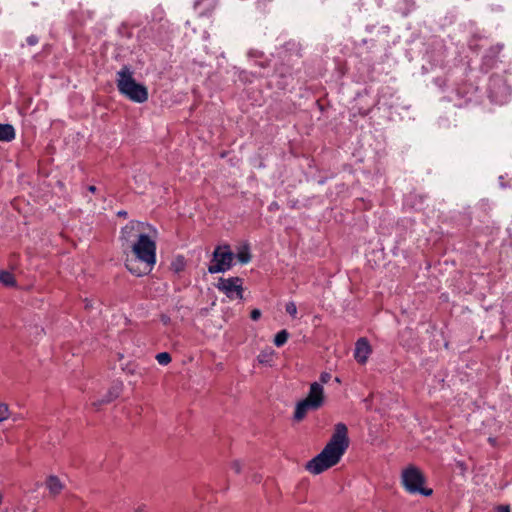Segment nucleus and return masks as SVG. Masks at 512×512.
<instances>
[{"mask_svg": "<svg viewBox=\"0 0 512 512\" xmlns=\"http://www.w3.org/2000/svg\"><path fill=\"white\" fill-rule=\"evenodd\" d=\"M97 190L96 186L94 185H90L88 186V191L91 192V193H95Z\"/></svg>", "mask_w": 512, "mask_h": 512, "instance_id": "28", "label": "nucleus"}, {"mask_svg": "<svg viewBox=\"0 0 512 512\" xmlns=\"http://www.w3.org/2000/svg\"><path fill=\"white\" fill-rule=\"evenodd\" d=\"M0 282L8 287H13L16 285L15 277L12 273L8 271H0Z\"/></svg>", "mask_w": 512, "mask_h": 512, "instance_id": "15", "label": "nucleus"}, {"mask_svg": "<svg viewBox=\"0 0 512 512\" xmlns=\"http://www.w3.org/2000/svg\"><path fill=\"white\" fill-rule=\"evenodd\" d=\"M372 352L371 346L366 338H360L355 344L354 358L359 364H365Z\"/></svg>", "mask_w": 512, "mask_h": 512, "instance_id": "10", "label": "nucleus"}, {"mask_svg": "<svg viewBox=\"0 0 512 512\" xmlns=\"http://www.w3.org/2000/svg\"><path fill=\"white\" fill-rule=\"evenodd\" d=\"M118 395V391L116 389H112L101 400L93 402L92 405L98 409L102 404H107L113 401L118 397Z\"/></svg>", "mask_w": 512, "mask_h": 512, "instance_id": "14", "label": "nucleus"}, {"mask_svg": "<svg viewBox=\"0 0 512 512\" xmlns=\"http://www.w3.org/2000/svg\"><path fill=\"white\" fill-rule=\"evenodd\" d=\"M323 403L324 389L320 383L313 382L310 385L307 397L296 405L294 419L301 421L309 410H317L323 405Z\"/></svg>", "mask_w": 512, "mask_h": 512, "instance_id": "4", "label": "nucleus"}, {"mask_svg": "<svg viewBox=\"0 0 512 512\" xmlns=\"http://www.w3.org/2000/svg\"><path fill=\"white\" fill-rule=\"evenodd\" d=\"M350 444L348 428L344 423H337L329 442L324 448H348Z\"/></svg>", "mask_w": 512, "mask_h": 512, "instance_id": "9", "label": "nucleus"}, {"mask_svg": "<svg viewBox=\"0 0 512 512\" xmlns=\"http://www.w3.org/2000/svg\"><path fill=\"white\" fill-rule=\"evenodd\" d=\"M331 379V374L328 373V372H322L320 374V382L323 383V384H326L330 381Z\"/></svg>", "mask_w": 512, "mask_h": 512, "instance_id": "22", "label": "nucleus"}, {"mask_svg": "<svg viewBox=\"0 0 512 512\" xmlns=\"http://www.w3.org/2000/svg\"><path fill=\"white\" fill-rule=\"evenodd\" d=\"M500 512H510L509 507H501Z\"/></svg>", "mask_w": 512, "mask_h": 512, "instance_id": "29", "label": "nucleus"}, {"mask_svg": "<svg viewBox=\"0 0 512 512\" xmlns=\"http://www.w3.org/2000/svg\"><path fill=\"white\" fill-rule=\"evenodd\" d=\"M458 465H459V467H460L462 470H465V469H466V467H465V465H464V463H463V462H458Z\"/></svg>", "mask_w": 512, "mask_h": 512, "instance_id": "30", "label": "nucleus"}, {"mask_svg": "<svg viewBox=\"0 0 512 512\" xmlns=\"http://www.w3.org/2000/svg\"><path fill=\"white\" fill-rule=\"evenodd\" d=\"M116 85L119 93L132 102L141 104L148 100L147 87L136 82L133 72L128 66H123L116 73Z\"/></svg>", "mask_w": 512, "mask_h": 512, "instance_id": "2", "label": "nucleus"}, {"mask_svg": "<svg viewBox=\"0 0 512 512\" xmlns=\"http://www.w3.org/2000/svg\"><path fill=\"white\" fill-rule=\"evenodd\" d=\"M143 508H144V506H143V507H139V508L137 509V511H138V512L143 511Z\"/></svg>", "mask_w": 512, "mask_h": 512, "instance_id": "31", "label": "nucleus"}, {"mask_svg": "<svg viewBox=\"0 0 512 512\" xmlns=\"http://www.w3.org/2000/svg\"><path fill=\"white\" fill-rule=\"evenodd\" d=\"M242 283L243 280L240 277L220 278L217 288L231 300L242 299Z\"/></svg>", "mask_w": 512, "mask_h": 512, "instance_id": "7", "label": "nucleus"}, {"mask_svg": "<svg viewBox=\"0 0 512 512\" xmlns=\"http://www.w3.org/2000/svg\"><path fill=\"white\" fill-rule=\"evenodd\" d=\"M345 450H321V452L305 464V469L318 475L335 466L344 455Z\"/></svg>", "mask_w": 512, "mask_h": 512, "instance_id": "5", "label": "nucleus"}, {"mask_svg": "<svg viewBox=\"0 0 512 512\" xmlns=\"http://www.w3.org/2000/svg\"><path fill=\"white\" fill-rule=\"evenodd\" d=\"M26 42L28 45L33 46L36 45L39 42V39L35 35L28 36L26 39Z\"/></svg>", "mask_w": 512, "mask_h": 512, "instance_id": "23", "label": "nucleus"}, {"mask_svg": "<svg viewBox=\"0 0 512 512\" xmlns=\"http://www.w3.org/2000/svg\"><path fill=\"white\" fill-rule=\"evenodd\" d=\"M236 257L241 264L249 263L251 261V253L249 251V248L247 246L242 247L238 251Z\"/></svg>", "mask_w": 512, "mask_h": 512, "instance_id": "16", "label": "nucleus"}, {"mask_svg": "<svg viewBox=\"0 0 512 512\" xmlns=\"http://www.w3.org/2000/svg\"><path fill=\"white\" fill-rule=\"evenodd\" d=\"M172 268L175 272L180 273L185 268V260L183 256H179L173 263Z\"/></svg>", "mask_w": 512, "mask_h": 512, "instance_id": "19", "label": "nucleus"}, {"mask_svg": "<svg viewBox=\"0 0 512 512\" xmlns=\"http://www.w3.org/2000/svg\"><path fill=\"white\" fill-rule=\"evenodd\" d=\"M261 317V311L259 309H253L250 313V318L257 321Z\"/></svg>", "mask_w": 512, "mask_h": 512, "instance_id": "24", "label": "nucleus"}, {"mask_svg": "<svg viewBox=\"0 0 512 512\" xmlns=\"http://www.w3.org/2000/svg\"><path fill=\"white\" fill-rule=\"evenodd\" d=\"M285 310H286V312H287L290 316H292V317H294V318L296 317V315H297V307H296V305H295V303H294V302H288V303L286 304Z\"/></svg>", "mask_w": 512, "mask_h": 512, "instance_id": "21", "label": "nucleus"}, {"mask_svg": "<svg viewBox=\"0 0 512 512\" xmlns=\"http://www.w3.org/2000/svg\"><path fill=\"white\" fill-rule=\"evenodd\" d=\"M503 46L500 45V44H496L494 46H492L490 49H489V54L485 55L484 56V63L489 65L490 67L493 66V62H494V59L497 57V55L500 53V51L502 50Z\"/></svg>", "mask_w": 512, "mask_h": 512, "instance_id": "13", "label": "nucleus"}, {"mask_svg": "<svg viewBox=\"0 0 512 512\" xmlns=\"http://www.w3.org/2000/svg\"><path fill=\"white\" fill-rule=\"evenodd\" d=\"M46 488L49 490V492L52 496H57L64 489V484L61 482V480L57 476L50 475L46 479Z\"/></svg>", "mask_w": 512, "mask_h": 512, "instance_id": "11", "label": "nucleus"}, {"mask_svg": "<svg viewBox=\"0 0 512 512\" xmlns=\"http://www.w3.org/2000/svg\"><path fill=\"white\" fill-rule=\"evenodd\" d=\"M401 483L405 490L410 494L430 496L433 493L432 489L425 488L423 486L425 483V477L421 470L414 465H409L402 470Z\"/></svg>", "mask_w": 512, "mask_h": 512, "instance_id": "3", "label": "nucleus"}, {"mask_svg": "<svg viewBox=\"0 0 512 512\" xmlns=\"http://www.w3.org/2000/svg\"><path fill=\"white\" fill-rule=\"evenodd\" d=\"M266 357H267V355H266V354H259V355H258V360H259V362H260V363L267 362Z\"/></svg>", "mask_w": 512, "mask_h": 512, "instance_id": "26", "label": "nucleus"}, {"mask_svg": "<svg viewBox=\"0 0 512 512\" xmlns=\"http://www.w3.org/2000/svg\"><path fill=\"white\" fill-rule=\"evenodd\" d=\"M232 468L235 470L236 473H240L242 468L241 463L239 461L233 462Z\"/></svg>", "mask_w": 512, "mask_h": 512, "instance_id": "25", "label": "nucleus"}, {"mask_svg": "<svg viewBox=\"0 0 512 512\" xmlns=\"http://www.w3.org/2000/svg\"><path fill=\"white\" fill-rule=\"evenodd\" d=\"M16 137V132L11 124H0V141L10 142Z\"/></svg>", "mask_w": 512, "mask_h": 512, "instance_id": "12", "label": "nucleus"}, {"mask_svg": "<svg viewBox=\"0 0 512 512\" xmlns=\"http://www.w3.org/2000/svg\"><path fill=\"white\" fill-rule=\"evenodd\" d=\"M234 253L230 250L228 245L217 246L213 252L211 264L208 267V272L216 274L229 270L232 266Z\"/></svg>", "mask_w": 512, "mask_h": 512, "instance_id": "6", "label": "nucleus"}, {"mask_svg": "<svg viewBox=\"0 0 512 512\" xmlns=\"http://www.w3.org/2000/svg\"><path fill=\"white\" fill-rule=\"evenodd\" d=\"M125 266L135 276L149 274L156 263V243L149 235H141L130 247Z\"/></svg>", "mask_w": 512, "mask_h": 512, "instance_id": "1", "label": "nucleus"}, {"mask_svg": "<svg viewBox=\"0 0 512 512\" xmlns=\"http://www.w3.org/2000/svg\"><path fill=\"white\" fill-rule=\"evenodd\" d=\"M9 418V407L5 403L0 404V422H3Z\"/></svg>", "mask_w": 512, "mask_h": 512, "instance_id": "20", "label": "nucleus"}, {"mask_svg": "<svg viewBox=\"0 0 512 512\" xmlns=\"http://www.w3.org/2000/svg\"><path fill=\"white\" fill-rule=\"evenodd\" d=\"M119 217H127L128 213L125 210H121L117 213Z\"/></svg>", "mask_w": 512, "mask_h": 512, "instance_id": "27", "label": "nucleus"}, {"mask_svg": "<svg viewBox=\"0 0 512 512\" xmlns=\"http://www.w3.org/2000/svg\"><path fill=\"white\" fill-rule=\"evenodd\" d=\"M146 235L143 233V223L137 221H130L121 229L120 240L122 247L126 251L133 242L141 236Z\"/></svg>", "mask_w": 512, "mask_h": 512, "instance_id": "8", "label": "nucleus"}, {"mask_svg": "<svg viewBox=\"0 0 512 512\" xmlns=\"http://www.w3.org/2000/svg\"><path fill=\"white\" fill-rule=\"evenodd\" d=\"M289 338V333L286 330L279 331L274 338V344L277 347L283 346Z\"/></svg>", "mask_w": 512, "mask_h": 512, "instance_id": "17", "label": "nucleus"}, {"mask_svg": "<svg viewBox=\"0 0 512 512\" xmlns=\"http://www.w3.org/2000/svg\"><path fill=\"white\" fill-rule=\"evenodd\" d=\"M156 360L160 365H168L172 358L171 355L168 352H161L156 355Z\"/></svg>", "mask_w": 512, "mask_h": 512, "instance_id": "18", "label": "nucleus"}]
</instances>
